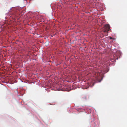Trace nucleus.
<instances>
[{
  "instance_id": "f257e3e1",
  "label": "nucleus",
  "mask_w": 127,
  "mask_h": 127,
  "mask_svg": "<svg viewBox=\"0 0 127 127\" xmlns=\"http://www.w3.org/2000/svg\"><path fill=\"white\" fill-rule=\"evenodd\" d=\"M94 77H93L90 79L89 81H88V85H89V86L92 87L93 86L94 84L95 83V80L94 79Z\"/></svg>"
},
{
  "instance_id": "f03ea898",
  "label": "nucleus",
  "mask_w": 127,
  "mask_h": 127,
  "mask_svg": "<svg viewBox=\"0 0 127 127\" xmlns=\"http://www.w3.org/2000/svg\"><path fill=\"white\" fill-rule=\"evenodd\" d=\"M110 28V27L109 24L106 25L104 26V30L103 32H108Z\"/></svg>"
},
{
  "instance_id": "7ed1b4c3",
  "label": "nucleus",
  "mask_w": 127,
  "mask_h": 127,
  "mask_svg": "<svg viewBox=\"0 0 127 127\" xmlns=\"http://www.w3.org/2000/svg\"><path fill=\"white\" fill-rule=\"evenodd\" d=\"M88 110H89H89H90V108H88Z\"/></svg>"
},
{
  "instance_id": "20e7f679",
  "label": "nucleus",
  "mask_w": 127,
  "mask_h": 127,
  "mask_svg": "<svg viewBox=\"0 0 127 127\" xmlns=\"http://www.w3.org/2000/svg\"><path fill=\"white\" fill-rule=\"evenodd\" d=\"M110 39H112V37H110Z\"/></svg>"
},
{
  "instance_id": "39448f33",
  "label": "nucleus",
  "mask_w": 127,
  "mask_h": 127,
  "mask_svg": "<svg viewBox=\"0 0 127 127\" xmlns=\"http://www.w3.org/2000/svg\"><path fill=\"white\" fill-rule=\"evenodd\" d=\"M87 87H86V88H85V89H87Z\"/></svg>"
}]
</instances>
